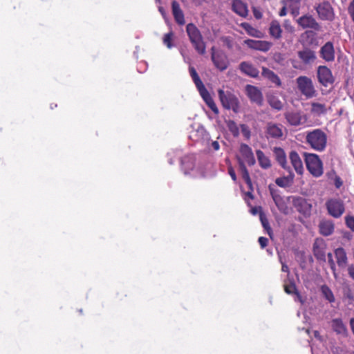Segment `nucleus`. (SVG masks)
<instances>
[{"label":"nucleus","mask_w":354,"mask_h":354,"mask_svg":"<svg viewBox=\"0 0 354 354\" xmlns=\"http://www.w3.org/2000/svg\"><path fill=\"white\" fill-rule=\"evenodd\" d=\"M306 141L312 149L322 151L326 147L327 136L322 129H316L307 132Z\"/></svg>","instance_id":"nucleus-1"},{"label":"nucleus","mask_w":354,"mask_h":354,"mask_svg":"<svg viewBox=\"0 0 354 354\" xmlns=\"http://www.w3.org/2000/svg\"><path fill=\"white\" fill-rule=\"evenodd\" d=\"M186 32L195 50L199 54L204 55L206 46L199 29L195 24L189 23L186 26Z\"/></svg>","instance_id":"nucleus-2"},{"label":"nucleus","mask_w":354,"mask_h":354,"mask_svg":"<svg viewBox=\"0 0 354 354\" xmlns=\"http://www.w3.org/2000/svg\"><path fill=\"white\" fill-rule=\"evenodd\" d=\"M305 162L307 169L314 177H319L323 174V163L317 154L306 153Z\"/></svg>","instance_id":"nucleus-3"},{"label":"nucleus","mask_w":354,"mask_h":354,"mask_svg":"<svg viewBox=\"0 0 354 354\" xmlns=\"http://www.w3.org/2000/svg\"><path fill=\"white\" fill-rule=\"evenodd\" d=\"M219 100L223 106L226 109H232L237 113L239 110V101L236 96L230 91H224L222 89L218 91Z\"/></svg>","instance_id":"nucleus-4"},{"label":"nucleus","mask_w":354,"mask_h":354,"mask_svg":"<svg viewBox=\"0 0 354 354\" xmlns=\"http://www.w3.org/2000/svg\"><path fill=\"white\" fill-rule=\"evenodd\" d=\"M296 83L301 93L307 98H311L316 95L317 91L310 77L299 76L296 79Z\"/></svg>","instance_id":"nucleus-5"},{"label":"nucleus","mask_w":354,"mask_h":354,"mask_svg":"<svg viewBox=\"0 0 354 354\" xmlns=\"http://www.w3.org/2000/svg\"><path fill=\"white\" fill-rule=\"evenodd\" d=\"M268 189L278 209L284 214H290L292 209L288 207L287 199L281 196L280 191L272 185H270Z\"/></svg>","instance_id":"nucleus-6"},{"label":"nucleus","mask_w":354,"mask_h":354,"mask_svg":"<svg viewBox=\"0 0 354 354\" xmlns=\"http://www.w3.org/2000/svg\"><path fill=\"white\" fill-rule=\"evenodd\" d=\"M211 58L215 67L221 71H225L229 66V60L226 54L221 50H216L215 47L211 48Z\"/></svg>","instance_id":"nucleus-7"},{"label":"nucleus","mask_w":354,"mask_h":354,"mask_svg":"<svg viewBox=\"0 0 354 354\" xmlns=\"http://www.w3.org/2000/svg\"><path fill=\"white\" fill-rule=\"evenodd\" d=\"M318 17L324 21H333L335 17L333 8L328 1H324L315 6Z\"/></svg>","instance_id":"nucleus-8"},{"label":"nucleus","mask_w":354,"mask_h":354,"mask_svg":"<svg viewBox=\"0 0 354 354\" xmlns=\"http://www.w3.org/2000/svg\"><path fill=\"white\" fill-rule=\"evenodd\" d=\"M326 206L328 214L335 218H339L345 211L344 204L340 199H329L326 201Z\"/></svg>","instance_id":"nucleus-9"},{"label":"nucleus","mask_w":354,"mask_h":354,"mask_svg":"<svg viewBox=\"0 0 354 354\" xmlns=\"http://www.w3.org/2000/svg\"><path fill=\"white\" fill-rule=\"evenodd\" d=\"M298 25L303 29H313L315 31L321 30V26L317 20L309 14L304 15L297 19Z\"/></svg>","instance_id":"nucleus-10"},{"label":"nucleus","mask_w":354,"mask_h":354,"mask_svg":"<svg viewBox=\"0 0 354 354\" xmlns=\"http://www.w3.org/2000/svg\"><path fill=\"white\" fill-rule=\"evenodd\" d=\"M317 78L319 82L324 86H328L334 82V77L330 68L326 66L317 68Z\"/></svg>","instance_id":"nucleus-11"},{"label":"nucleus","mask_w":354,"mask_h":354,"mask_svg":"<svg viewBox=\"0 0 354 354\" xmlns=\"http://www.w3.org/2000/svg\"><path fill=\"white\" fill-rule=\"evenodd\" d=\"M243 43L250 49L262 52L268 51L272 46V44L268 41L254 40L251 39H245Z\"/></svg>","instance_id":"nucleus-12"},{"label":"nucleus","mask_w":354,"mask_h":354,"mask_svg":"<svg viewBox=\"0 0 354 354\" xmlns=\"http://www.w3.org/2000/svg\"><path fill=\"white\" fill-rule=\"evenodd\" d=\"M293 205L296 209L305 216L310 214L312 205L306 199L301 197L295 198L293 199Z\"/></svg>","instance_id":"nucleus-13"},{"label":"nucleus","mask_w":354,"mask_h":354,"mask_svg":"<svg viewBox=\"0 0 354 354\" xmlns=\"http://www.w3.org/2000/svg\"><path fill=\"white\" fill-rule=\"evenodd\" d=\"M284 117L292 126H299L306 120L300 111H287L284 113Z\"/></svg>","instance_id":"nucleus-14"},{"label":"nucleus","mask_w":354,"mask_h":354,"mask_svg":"<svg viewBox=\"0 0 354 354\" xmlns=\"http://www.w3.org/2000/svg\"><path fill=\"white\" fill-rule=\"evenodd\" d=\"M246 92L248 97L252 102L257 103L259 106L263 104V95L261 91L256 86L247 85Z\"/></svg>","instance_id":"nucleus-15"},{"label":"nucleus","mask_w":354,"mask_h":354,"mask_svg":"<svg viewBox=\"0 0 354 354\" xmlns=\"http://www.w3.org/2000/svg\"><path fill=\"white\" fill-rule=\"evenodd\" d=\"M320 56L326 62H333L335 59V50L331 41L326 42L320 49Z\"/></svg>","instance_id":"nucleus-16"},{"label":"nucleus","mask_w":354,"mask_h":354,"mask_svg":"<svg viewBox=\"0 0 354 354\" xmlns=\"http://www.w3.org/2000/svg\"><path fill=\"white\" fill-rule=\"evenodd\" d=\"M171 12L175 21L180 26L185 24V15L179 3L174 0L171 1Z\"/></svg>","instance_id":"nucleus-17"},{"label":"nucleus","mask_w":354,"mask_h":354,"mask_svg":"<svg viewBox=\"0 0 354 354\" xmlns=\"http://www.w3.org/2000/svg\"><path fill=\"white\" fill-rule=\"evenodd\" d=\"M298 57L301 62L305 65L312 64L316 59V55L315 51L310 48H304L302 50L298 51Z\"/></svg>","instance_id":"nucleus-18"},{"label":"nucleus","mask_w":354,"mask_h":354,"mask_svg":"<svg viewBox=\"0 0 354 354\" xmlns=\"http://www.w3.org/2000/svg\"><path fill=\"white\" fill-rule=\"evenodd\" d=\"M266 136L267 138L279 139L283 136V131L279 125L268 122L266 126Z\"/></svg>","instance_id":"nucleus-19"},{"label":"nucleus","mask_w":354,"mask_h":354,"mask_svg":"<svg viewBox=\"0 0 354 354\" xmlns=\"http://www.w3.org/2000/svg\"><path fill=\"white\" fill-rule=\"evenodd\" d=\"M240 153L249 166H253L255 164L256 160L252 150L248 145L244 143L241 145Z\"/></svg>","instance_id":"nucleus-20"},{"label":"nucleus","mask_w":354,"mask_h":354,"mask_svg":"<svg viewBox=\"0 0 354 354\" xmlns=\"http://www.w3.org/2000/svg\"><path fill=\"white\" fill-rule=\"evenodd\" d=\"M232 9L235 13L242 17H246L248 16V9L247 3L241 0H233Z\"/></svg>","instance_id":"nucleus-21"},{"label":"nucleus","mask_w":354,"mask_h":354,"mask_svg":"<svg viewBox=\"0 0 354 354\" xmlns=\"http://www.w3.org/2000/svg\"><path fill=\"white\" fill-rule=\"evenodd\" d=\"M289 158L295 170L298 174H302L304 166L301 159L295 151H292L289 154Z\"/></svg>","instance_id":"nucleus-22"},{"label":"nucleus","mask_w":354,"mask_h":354,"mask_svg":"<svg viewBox=\"0 0 354 354\" xmlns=\"http://www.w3.org/2000/svg\"><path fill=\"white\" fill-rule=\"evenodd\" d=\"M273 153L276 161L283 169H289L287 163L286 155L284 150L281 147H275L273 149Z\"/></svg>","instance_id":"nucleus-23"},{"label":"nucleus","mask_w":354,"mask_h":354,"mask_svg":"<svg viewBox=\"0 0 354 354\" xmlns=\"http://www.w3.org/2000/svg\"><path fill=\"white\" fill-rule=\"evenodd\" d=\"M239 69L242 73L252 77H257L259 73V70L254 65L247 62H241Z\"/></svg>","instance_id":"nucleus-24"},{"label":"nucleus","mask_w":354,"mask_h":354,"mask_svg":"<svg viewBox=\"0 0 354 354\" xmlns=\"http://www.w3.org/2000/svg\"><path fill=\"white\" fill-rule=\"evenodd\" d=\"M181 168L185 174H187L192 171L195 167V160L193 156L187 155L183 156L180 160Z\"/></svg>","instance_id":"nucleus-25"},{"label":"nucleus","mask_w":354,"mask_h":354,"mask_svg":"<svg viewBox=\"0 0 354 354\" xmlns=\"http://www.w3.org/2000/svg\"><path fill=\"white\" fill-rule=\"evenodd\" d=\"M201 97L205 102L206 104L209 107V109L216 114L218 115L219 113L218 109L217 108L213 98L205 88V90H201L199 91Z\"/></svg>","instance_id":"nucleus-26"},{"label":"nucleus","mask_w":354,"mask_h":354,"mask_svg":"<svg viewBox=\"0 0 354 354\" xmlns=\"http://www.w3.org/2000/svg\"><path fill=\"white\" fill-rule=\"evenodd\" d=\"M261 75L264 78L268 79L272 83H274L276 86H281V82L279 77L272 71L266 67H263Z\"/></svg>","instance_id":"nucleus-27"},{"label":"nucleus","mask_w":354,"mask_h":354,"mask_svg":"<svg viewBox=\"0 0 354 354\" xmlns=\"http://www.w3.org/2000/svg\"><path fill=\"white\" fill-rule=\"evenodd\" d=\"M282 29L279 22L277 20L271 21L269 27V34L271 37L279 39L281 37Z\"/></svg>","instance_id":"nucleus-28"},{"label":"nucleus","mask_w":354,"mask_h":354,"mask_svg":"<svg viewBox=\"0 0 354 354\" xmlns=\"http://www.w3.org/2000/svg\"><path fill=\"white\" fill-rule=\"evenodd\" d=\"M257 160L262 169H267L271 167L272 164L270 158L260 149L256 151Z\"/></svg>","instance_id":"nucleus-29"},{"label":"nucleus","mask_w":354,"mask_h":354,"mask_svg":"<svg viewBox=\"0 0 354 354\" xmlns=\"http://www.w3.org/2000/svg\"><path fill=\"white\" fill-rule=\"evenodd\" d=\"M239 165L240 167V170L241 171L242 178L244 180L245 183L247 184L248 188L250 189H252V183L249 174V172L246 168V166L241 158H238Z\"/></svg>","instance_id":"nucleus-30"},{"label":"nucleus","mask_w":354,"mask_h":354,"mask_svg":"<svg viewBox=\"0 0 354 354\" xmlns=\"http://www.w3.org/2000/svg\"><path fill=\"white\" fill-rule=\"evenodd\" d=\"M284 290L288 295L295 294L296 295V298L295 299V300L296 301H299L301 304L303 303L302 298H301L300 294L297 290L296 286L293 281L289 280V283H285Z\"/></svg>","instance_id":"nucleus-31"},{"label":"nucleus","mask_w":354,"mask_h":354,"mask_svg":"<svg viewBox=\"0 0 354 354\" xmlns=\"http://www.w3.org/2000/svg\"><path fill=\"white\" fill-rule=\"evenodd\" d=\"M294 180V174L292 173H290L287 176H283L277 178L275 180V183L281 187L286 188L292 185Z\"/></svg>","instance_id":"nucleus-32"},{"label":"nucleus","mask_w":354,"mask_h":354,"mask_svg":"<svg viewBox=\"0 0 354 354\" xmlns=\"http://www.w3.org/2000/svg\"><path fill=\"white\" fill-rule=\"evenodd\" d=\"M240 26L242 27L245 30L247 34L251 37L257 38H261L262 37L261 32L252 27L249 23L243 22L240 24Z\"/></svg>","instance_id":"nucleus-33"},{"label":"nucleus","mask_w":354,"mask_h":354,"mask_svg":"<svg viewBox=\"0 0 354 354\" xmlns=\"http://www.w3.org/2000/svg\"><path fill=\"white\" fill-rule=\"evenodd\" d=\"M189 74L198 91H200L201 90H205V86L203 84V82L201 81L200 77L198 76L196 69L194 67L191 66L189 67Z\"/></svg>","instance_id":"nucleus-34"},{"label":"nucleus","mask_w":354,"mask_h":354,"mask_svg":"<svg viewBox=\"0 0 354 354\" xmlns=\"http://www.w3.org/2000/svg\"><path fill=\"white\" fill-rule=\"evenodd\" d=\"M335 254L338 266L341 267L345 266L347 261V257L344 250L342 248H339L335 250Z\"/></svg>","instance_id":"nucleus-35"},{"label":"nucleus","mask_w":354,"mask_h":354,"mask_svg":"<svg viewBox=\"0 0 354 354\" xmlns=\"http://www.w3.org/2000/svg\"><path fill=\"white\" fill-rule=\"evenodd\" d=\"M288 7L293 17H297L300 13V7L301 0H288Z\"/></svg>","instance_id":"nucleus-36"},{"label":"nucleus","mask_w":354,"mask_h":354,"mask_svg":"<svg viewBox=\"0 0 354 354\" xmlns=\"http://www.w3.org/2000/svg\"><path fill=\"white\" fill-rule=\"evenodd\" d=\"M332 328L337 334H345L346 332V328L340 319L332 321Z\"/></svg>","instance_id":"nucleus-37"},{"label":"nucleus","mask_w":354,"mask_h":354,"mask_svg":"<svg viewBox=\"0 0 354 354\" xmlns=\"http://www.w3.org/2000/svg\"><path fill=\"white\" fill-rule=\"evenodd\" d=\"M268 102L269 105L274 109L281 111L283 109V103L277 97L274 95L268 96Z\"/></svg>","instance_id":"nucleus-38"},{"label":"nucleus","mask_w":354,"mask_h":354,"mask_svg":"<svg viewBox=\"0 0 354 354\" xmlns=\"http://www.w3.org/2000/svg\"><path fill=\"white\" fill-rule=\"evenodd\" d=\"M311 112L317 115L324 114L326 113V106L324 104L313 102L311 104Z\"/></svg>","instance_id":"nucleus-39"},{"label":"nucleus","mask_w":354,"mask_h":354,"mask_svg":"<svg viewBox=\"0 0 354 354\" xmlns=\"http://www.w3.org/2000/svg\"><path fill=\"white\" fill-rule=\"evenodd\" d=\"M333 223H320L319 224V230L323 235H330L333 232Z\"/></svg>","instance_id":"nucleus-40"},{"label":"nucleus","mask_w":354,"mask_h":354,"mask_svg":"<svg viewBox=\"0 0 354 354\" xmlns=\"http://www.w3.org/2000/svg\"><path fill=\"white\" fill-rule=\"evenodd\" d=\"M250 212L253 215H259L260 221H267L261 206H255L252 207Z\"/></svg>","instance_id":"nucleus-41"},{"label":"nucleus","mask_w":354,"mask_h":354,"mask_svg":"<svg viewBox=\"0 0 354 354\" xmlns=\"http://www.w3.org/2000/svg\"><path fill=\"white\" fill-rule=\"evenodd\" d=\"M174 32L172 31H170L169 32L165 34L162 41L163 44L168 48H171L174 46V44L172 43L174 39Z\"/></svg>","instance_id":"nucleus-42"},{"label":"nucleus","mask_w":354,"mask_h":354,"mask_svg":"<svg viewBox=\"0 0 354 354\" xmlns=\"http://www.w3.org/2000/svg\"><path fill=\"white\" fill-rule=\"evenodd\" d=\"M322 293L324 297L329 301L333 302L335 300L333 294L330 289L326 286H322L321 288Z\"/></svg>","instance_id":"nucleus-43"},{"label":"nucleus","mask_w":354,"mask_h":354,"mask_svg":"<svg viewBox=\"0 0 354 354\" xmlns=\"http://www.w3.org/2000/svg\"><path fill=\"white\" fill-rule=\"evenodd\" d=\"M221 41L229 48L232 49L233 47L232 40L230 37H223Z\"/></svg>","instance_id":"nucleus-44"},{"label":"nucleus","mask_w":354,"mask_h":354,"mask_svg":"<svg viewBox=\"0 0 354 354\" xmlns=\"http://www.w3.org/2000/svg\"><path fill=\"white\" fill-rule=\"evenodd\" d=\"M264 230L268 233L270 239H272V230L270 225V223H261Z\"/></svg>","instance_id":"nucleus-45"},{"label":"nucleus","mask_w":354,"mask_h":354,"mask_svg":"<svg viewBox=\"0 0 354 354\" xmlns=\"http://www.w3.org/2000/svg\"><path fill=\"white\" fill-rule=\"evenodd\" d=\"M348 14L351 16L352 21L354 22V0H353L348 8Z\"/></svg>","instance_id":"nucleus-46"},{"label":"nucleus","mask_w":354,"mask_h":354,"mask_svg":"<svg viewBox=\"0 0 354 354\" xmlns=\"http://www.w3.org/2000/svg\"><path fill=\"white\" fill-rule=\"evenodd\" d=\"M252 12H253V15H254V17L257 19H260L262 18L263 17V14L262 12L259 10L257 9V8L254 7L252 8Z\"/></svg>","instance_id":"nucleus-47"},{"label":"nucleus","mask_w":354,"mask_h":354,"mask_svg":"<svg viewBox=\"0 0 354 354\" xmlns=\"http://www.w3.org/2000/svg\"><path fill=\"white\" fill-rule=\"evenodd\" d=\"M259 243L261 248H264L268 245V239L266 237L261 236L259 238Z\"/></svg>","instance_id":"nucleus-48"},{"label":"nucleus","mask_w":354,"mask_h":354,"mask_svg":"<svg viewBox=\"0 0 354 354\" xmlns=\"http://www.w3.org/2000/svg\"><path fill=\"white\" fill-rule=\"evenodd\" d=\"M228 174L231 176L232 179L234 182H236V175L235 171L234 170V169L232 166H230L228 167Z\"/></svg>","instance_id":"nucleus-49"},{"label":"nucleus","mask_w":354,"mask_h":354,"mask_svg":"<svg viewBox=\"0 0 354 354\" xmlns=\"http://www.w3.org/2000/svg\"><path fill=\"white\" fill-rule=\"evenodd\" d=\"M334 184L336 188L339 189L342 185L343 182L339 176H335Z\"/></svg>","instance_id":"nucleus-50"},{"label":"nucleus","mask_w":354,"mask_h":354,"mask_svg":"<svg viewBox=\"0 0 354 354\" xmlns=\"http://www.w3.org/2000/svg\"><path fill=\"white\" fill-rule=\"evenodd\" d=\"M253 190H254L253 188H252V189H250L248 188V191L245 192V200L246 201H248V198L251 199V200H252L254 198V195L252 194Z\"/></svg>","instance_id":"nucleus-51"},{"label":"nucleus","mask_w":354,"mask_h":354,"mask_svg":"<svg viewBox=\"0 0 354 354\" xmlns=\"http://www.w3.org/2000/svg\"><path fill=\"white\" fill-rule=\"evenodd\" d=\"M328 263H329V264L330 266V268L333 270L334 274H335V266L334 261L333 259L332 254L328 253Z\"/></svg>","instance_id":"nucleus-52"},{"label":"nucleus","mask_w":354,"mask_h":354,"mask_svg":"<svg viewBox=\"0 0 354 354\" xmlns=\"http://www.w3.org/2000/svg\"><path fill=\"white\" fill-rule=\"evenodd\" d=\"M287 6H288V4H285L280 10L279 12L280 17H284L287 15Z\"/></svg>","instance_id":"nucleus-53"},{"label":"nucleus","mask_w":354,"mask_h":354,"mask_svg":"<svg viewBox=\"0 0 354 354\" xmlns=\"http://www.w3.org/2000/svg\"><path fill=\"white\" fill-rule=\"evenodd\" d=\"M241 129H242V132L243 133V135L247 137V138H249L250 136V131L248 129V127L245 126V125H242L241 126Z\"/></svg>","instance_id":"nucleus-54"},{"label":"nucleus","mask_w":354,"mask_h":354,"mask_svg":"<svg viewBox=\"0 0 354 354\" xmlns=\"http://www.w3.org/2000/svg\"><path fill=\"white\" fill-rule=\"evenodd\" d=\"M211 147L214 151H218L220 148L219 143L217 141H213L211 144Z\"/></svg>","instance_id":"nucleus-55"},{"label":"nucleus","mask_w":354,"mask_h":354,"mask_svg":"<svg viewBox=\"0 0 354 354\" xmlns=\"http://www.w3.org/2000/svg\"><path fill=\"white\" fill-rule=\"evenodd\" d=\"M348 274L351 277L354 279V266H351L348 268Z\"/></svg>","instance_id":"nucleus-56"},{"label":"nucleus","mask_w":354,"mask_h":354,"mask_svg":"<svg viewBox=\"0 0 354 354\" xmlns=\"http://www.w3.org/2000/svg\"><path fill=\"white\" fill-rule=\"evenodd\" d=\"M285 27L287 30H289L290 32L294 30V28L289 24L288 21H286Z\"/></svg>","instance_id":"nucleus-57"},{"label":"nucleus","mask_w":354,"mask_h":354,"mask_svg":"<svg viewBox=\"0 0 354 354\" xmlns=\"http://www.w3.org/2000/svg\"><path fill=\"white\" fill-rule=\"evenodd\" d=\"M281 263L282 264L281 270L283 272H288L289 274V268H288V266L286 265L285 263H283L281 261Z\"/></svg>","instance_id":"nucleus-58"},{"label":"nucleus","mask_w":354,"mask_h":354,"mask_svg":"<svg viewBox=\"0 0 354 354\" xmlns=\"http://www.w3.org/2000/svg\"><path fill=\"white\" fill-rule=\"evenodd\" d=\"M344 221H354V216H353L347 215L345 217Z\"/></svg>","instance_id":"nucleus-59"},{"label":"nucleus","mask_w":354,"mask_h":354,"mask_svg":"<svg viewBox=\"0 0 354 354\" xmlns=\"http://www.w3.org/2000/svg\"><path fill=\"white\" fill-rule=\"evenodd\" d=\"M350 326L353 333L354 334V318L351 319Z\"/></svg>","instance_id":"nucleus-60"},{"label":"nucleus","mask_w":354,"mask_h":354,"mask_svg":"<svg viewBox=\"0 0 354 354\" xmlns=\"http://www.w3.org/2000/svg\"><path fill=\"white\" fill-rule=\"evenodd\" d=\"M313 334H314L315 337H316L317 339H318L319 340L322 339V337H321V335H319V333L317 330H315L313 332Z\"/></svg>","instance_id":"nucleus-61"},{"label":"nucleus","mask_w":354,"mask_h":354,"mask_svg":"<svg viewBox=\"0 0 354 354\" xmlns=\"http://www.w3.org/2000/svg\"><path fill=\"white\" fill-rule=\"evenodd\" d=\"M348 227L354 232V223H346Z\"/></svg>","instance_id":"nucleus-62"},{"label":"nucleus","mask_w":354,"mask_h":354,"mask_svg":"<svg viewBox=\"0 0 354 354\" xmlns=\"http://www.w3.org/2000/svg\"><path fill=\"white\" fill-rule=\"evenodd\" d=\"M159 10H160V12L162 15H164V14H165L164 9H163L162 8H159Z\"/></svg>","instance_id":"nucleus-63"},{"label":"nucleus","mask_w":354,"mask_h":354,"mask_svg":"<svg viewBox=\"0 0 354 354\" xmlns=\"http://www.w3.org/2000/svg\"><path fill=\"white\" fill-rule=\"evenodd\" d=\"M55 106H57V104L53 105V106H51V109H53V107Z\"/></svg>","instance_id":"nucleus-64"}]
</instances>
